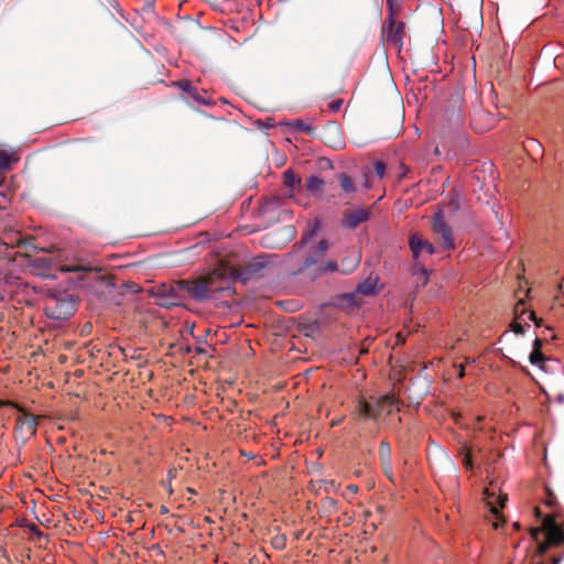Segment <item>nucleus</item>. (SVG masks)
I'll return each instance as SVG.
<instances>
[{
	"mask_svg": "<svg viewBox=\"0 0 564 564\" xmlns=\"http://www.w3.org/2000/svg\"><path fill=\"white\" fill-rule=\"evenodd\" d=\"M532 540L536 543L533 556H543L551 547L564 544V529L557 523V514L551 513L543 518L542 525L530 528Z\"/></svg>",
	"mask_w": 564,
	"mask_h": 564,
	"instance_id": "nucleus-1",
	"label": "nucleus"
},
{
	"mask_svg": "<svg viewBox=\"0 0 564 564\" xmlns=\"http://www.w3.org/2000/svg\"><path fill=\"white\" fill-rule=\"evenodd\" d=\"M402 401L393 394H384L379 398L370 397L369 399L361 398L357 405L355 413L362 417L377 421L381 413L386 415L391 414L392 408L400 410Z\"/></svg>",
	"mask_w": 564,
	"mask_h": 564,
	"instance_id": "nucleus-2",
	"label": "nucleus"
},
{
	"mask_svg": "<svg viewBox=\"0 0 564 564\" xmlns=\"http://www.w3.org/2000/svg\"><path fill=\"white\" fill-rule=\"evenodd\" d=\"M236 276V271L225 267L215 269L204 275L210 299L231 296L235 293L232 282Z\"/></svg>",
	"mask_w": 564,
	"mask_h": 564,
	"instance_id": "nucleus-3",
	"label": "nucleus"
},
{
	"mask_svg": "<svg viewBox=\"0 0 564 564\" xmlns=\"http://www.w3.org/2000/svg\"><path fill=\"white\" fill-rule=\"evenodd\" d=\"M76 312V302L70 294L51 295L44 306V313L50 319L66 321Z\"/></svg>",
	"mask_w": 564,
	"mask_h": 564,
	"instance_id": "nucleus-4",
	"label": "nucleus"
},
{
	"mask_svg": "<svg viewBox=\"0 0 564 564\" xmlns=\"http://www.w3.org/2000/svg\"><path fill=\"white\" fill-rule=\"evenodd\" d=\"M10 406L18 409L22 414L17 417L15 433L23 440L35 435L37 429V416L28 413L23 408L13 401L0 400V408Z\"/></svg>",
	"mask_w": 564,
	"mask_h": 564,
	"instance_id": "nucleus-5",
	"label": "nucleus"
},
{
	"mask_svg": "<svg viewBox=\"0 0 564 564\" xmlns=\"http://www.w3.org/2000/svg\"><path fill=\"white\" fill-rule=\"evenodd\" d=\"M181 281H174L170 285H162L158 291L159 305L162 307H172L182 305L185 301L184 291Z\"/></svg>",
	"mask_w": 564,
	"mask_h": 564,
	"instance_id": "nucleus-6",
	"label": "nucleus"
},
{
	"mask_svg": "<svg viewBox=\"0 0 564 564\" xmlns=\"http://www.w3.org/2000/svg\"><path fill=\"white\" fill-rule=\"evenodd\" d=\"M184 291V299L194 300L196 302H205L210 299L206 280L198 276L193 280H180Z\"/></svg>",
	"mask_w": 564,
	"mask_h": 564,
	"instance_id": "nucleus-7",
	"label": "nucleus"
},
{
	"mask_svg": "<svg viewBox=\"0 0 564 564\" xmlns=\"http://www.w3.org/2000/svg\"><path fill=\"white\" fill-rule=\"evenodd\" d=\"M382 36L384 40L392 44L397 48H402L403 46V40L405 36V24L402 21H397V19L393 20L392 24L390 25L389 21H384L382 24Z\"/></svg>",
	"mask_w": 564,
	"mask_h": 564,
	"instance_id": "nucleus-8",
	"label": "nucleus"
},
{
	"mask_svg": "<svg viewBox=\"0 0 564 564\" xmlns=\"http://www.w3.org/2000/svg\"><path fill=\"white\" fill-rule=\"evenodd\" d=\"M431 228L433 232L441 237L442 247L444 249H453V232L451 227L445 223L442 212H437L432 219Z\"/></svg>",
	"mask_w": 564,
	"mask_h": 564,
	"instance_id": "nucleus-9",
	"label": "nucleus"
},
{
	"mask_svg": "<svg viewBox=\"0 0 564 564\" xmlns=\"http://www.w3.org/2000/svg\"><path fill=\"white\" fill-rule=\"evenodd\" d=\"M371 216L370 208H351L343 213L341 226L347 229H356L359 225L368 221Z\"/></svg>",
	"mask_w": 564,
	"mask_h": 564,
	"instance_id": "nucleus-10",
	"label": "nucleus"
},
{
	"mask_svg": "<svg viewBox=\"0 0 564 564\" xmlns=\"http://www.w3.org/2000/svg\"><path fill=\"white\" fill-rule=\"evenodd\" d=\"M0 245L10 248H24L26 251L35 249V246L33 245L32 240L23 239L19 231L13 230L4 231L3 235L0 236Z\"/></svg>",
	"mask_w": 564,
	"mask_h": 564,
	"instance_id": "nucleus-11",
	"label": "nucleus"
},
{
	"mask_svg": "<svg viewBox=\"0 0 564 564\" xmlns=\"http://www.w3.org/2000/svg\"><path fill=\"white\" fill-rule=\"evenodd\" d=\"M185 94H187L188 98L193 99L197 105H210L212 101L205 97L206 91L198 89L194 86L189 80L182 79L175 83Z\"/></svg>",
	"mask_w": 564,
	"mask_h": 564,
	"instance_id": "nucleus-12",
	"label": "nucleus"
},
{
	"mask_svg": "<svg viewBox=\"0 0 564 564\" xmlns=\"http://www.w3.org/2000/svg\"><path fill=\"white\" fill-rule=\"evenodd\" d=\"M264 257H256L248 264L245 265L242 271L237 274L241 280L247 281L258 275L265 267Z\"/></svg>",
	"mask_w": 564,
	"mask_h": 564,
	"instance_id": "nucleus-13",
	"label": "nucleus"
},
{
	"mask_svg": "<svg viewBox=\"0 0 564 564\" xmlns=\"http://www.w3.org/2000/svg\"><path fill=\"white\" fill-rule=\"evenodd\" d=\"M485 499L487 501V505L490 508V511L496 516L498 520L501 519V516L499 513V508H503L506 501L508 500L507 495L500 494L496 495V492L492 490L490 491L489 488H486L485 491Z\"/></svg>",
	"mask_w": 564,
	"mask_h": 564,
	"instance_id": "nucleus-14",
	"label": "nucleus"
},
{
	"mask_svg": "<svg viewBox=\"0 0 564 564\" xmlns=\"http://www.w3.org/2000/svg\"><path fill=\"white\" fill-rule=\"evenodd\" d=\"M409 245L414 259H417L422 251H425L427 254L435 252L434 246L430 241L421 238L417 234L411 235Z\"/></svg>",
	"mask_w": 564,
	"mask_h": 564,
	"instance_id": "nucleus-15",
	"label": "nucleus"
},
{
	"mask_svg": "<svg viewBox=\"0 0 564 564\" xmlns=\"http://www.w3.org/2000/svg\"><path fill=\"white\" fill-rule=\"evenodd\" d=\"M329 249V242L327 239H322L313 249L312 251V254L308 256L304 262H303V268L302 270L304 269H308L315 264L318 263L319 259L322 257L325 256V253L328 251Z\"/></svg>",
	"mask_w": 564,
	"mask_h": 564,
	"instance_id": "nucleus-16",
	"label": "nucleus"
},
{
	"mask_svg": "<svg viewBox=\"0 0 564 564\" xmlns=\"http://www.w3.org/2000/svg\"><path fill=\"white\" fill-rule=\"evenodd\" d=\"M325 142L335 149L343 147L344 141L337 123H329L325 129Z\"/></svg>",
	"mask_w": 564,
	"mask_h": 564,
	"instance_id": "nucleus-17",
	"label": "nucleus"
},
{
	"mask_svg": "<svg viewBox=\"0 0 564 564\" xmlns=\"http://www.w3.org/2000/svg\"><path fill=\"white\" fill-rule=\"evenodd\" d=\"M361 256L359 253H355L354 256L346 257L340 262V273L341 274H350L352 273L360 263Z\"/></svg>",
	"mask_w": 564,
	"mask_h": 564,
	"instance_id": "nucleus-18",
	"label": "nucleus"
},
{
	"mask_svg": "<svg viewBox=\"0 0 564 564\" xmlns=\"http://www.w3.org/2000/svg\"><path fill=\"white\" fill-rule=\"evenodd\" d=\"M315 265V275L317 276L332 272H340L339 264L335 260H328L326 262L317 263Z\"/></svg>",
	"mask_w": 564,
	"mask_h": 564,
	"instance_id": "nucleus-19",
	"label": "nucleus"
},
{
	"mask_svg": "<svg viewBox=\"0 0 564 564\" xmlns=\"http://www.w3.org/2000/svg\"><path fill=\"white\" fill-rule=\"evenodd\" d=\"M341 192L349 195L356 192V185L347 173H340L337 176Z\"/></svg>",
	"mask_w": 564,
	"mask_h": 564,
	"instance_id": "nucleus-20",
	"label": "nucleus"
},
{
	"mask_svg": "<svg viewBox=\"0 0 564 564\" xmlns=\"http://www.w3.org/2000/svg\"><path fill=\"white\" fill-rule=\"evenodd\" d=\"M324 180L316 176V175H311L307 180H306V183H305V188L312 193L313 195H316L318 193H321L324 188Z\"/></svg>",
	"mask_w": 564,
	"mask_h": 564,
	"instance_id": "nucleus-21",
	"label": "nucleus"
},
{
	"mask_svg": "<svg viewBox=\"0 0 564 564\" xmlns=\"http://www.w3.org/2000/svg\"><path fill=\"white\" fill-rule=\"evenodd\" d=\"M283 184L293 191L301 185V178L296 176L292 170H286L283 173Z\"/></svg>",
	"mask_w": 564,
	"mask_h": 564,
	"instance_id": "nucleus-22",
	"label": "nucleus"
},
{
	"mask_svg": "<svg viewBox=\"0 0 564 564\" xmlns=\"http://www.w3.org/2000/svg\"><path fill=\"white\" fill-rule=\"evenodd\" d=\"M286 126L293 128L296 131L305 132L308 135H312L314 133V128L310 124H306L301 119H293L286 123Z\"/></svg>",
	"mask_w": 564,
	"mask_h": 564,
	"instance_id": "nucleus-23",
	"label": "nucleus"
},
{
	"mask_svg": "<svg viewBox=\"0 0 564 564\" xmlns=\"http://www.w3.org/2000/svg\"><path fill=\"white\" fill-rule=\"evenodd\" d=\"M356 290L358 293L369 296L375 294L376 283L371 279H367L364 282L359 283Z\"/></svg>",
	"mask_w": 564,
	"mask_h": 564,
	"instance_id": "nucleus-24",
	"label": "nucleus"
},
{
	"mask_svg": "<svg viewBox=\"0 0 564 564\" xmlns=\"http://www.w3.org/2000/svg\"><path fill=\"white\" fill-rule=\"evenodd\" d=\"M388 15L384 21H389L390 25L393 20L397 19L395 15L400 11V6L397 3V0H387Z\"/></svg>",
	"mask_w": 564,
	"mask_h": 564,
	"instance_id": "nucleus-25",
	"label": "nucleus"
},
{
	"mask_svg": "<svg viewBox=\"0 0 564 564\" xmlns=\"http://www.w3.org/2000/svg\"><path fill=\"white\" fill-rule=\"evenodd\" d=\"M380 462L391 460V446L388 441L383 440L379 444L378 449Z\"/></svg>",
	"mask_w": 564,
	"mask_h": 564,
	"instance_id": "nucleus-26",
	"label": "nucleus"
},
{
	"mask_svg": "<svg viewBox=\"0 0 564 564\" xmlns=\"http://www.w3.org/2000/svg\"><path fill=\"white\" fill-rule=\"evenodd\" d=\"M529 360L533 366L542 367L544 361L546 360L542 350H532Z\"/></svg>",
	"mask_w": 564,
	"mask_h": 564,
	"instance_id": "nucleus-27",
	"label": "nucleus"
},
{
	"mask_svg": "<svg viewBox=\"0 0 564 564\" xmlns=\"http://www.w3.org/2000/svg\"><path fill=\"white\" fill-rule=\"evenodd\" d=\"M14 160L3 150H0V171H7L11 167Z\"/></svg>",
	"mask_w": 564,
	"mask_h": 564,
	"instance_id": "nucleus-28",
	"label": "nucleus"
},
{
	"mask_svg": "<svg viewBox=\"0 0 564 564\" xmlns=\"http://www.w3.org/2000/svg\"><path fill=\"white\" fill-rule=\"evenodd\" d=\"M32 265L35 268L51 269L52 260L48 257H39L32 261Z\"/></svg>",
	"mask_w": 564,
	"mask_h": 564,
	"instance_id": "nucleus-29",
	"label": "nucleus"
},
{
	"mask_svg": "<svg viewBox=\"0 0 564 564\" xmlns=\"http://www.w3.org/2000/svg\"><path fill=\"white\" fill-rule=\"evenodd\" d=\"M380 463H381V467H382V471H383L384 476L388 479L393 480V469H392L391 460H382Z\"/></svg>",
	"mask_w": 564,
	"mask_h": 564,
	"instance_id": "nucleus-30",
	"label": "nucleus"
},
{
	"mask_svg": "<svg viewBox=\"0 0 564 564\" xmlns=\"http://www.w3.org/2000/svg\"><path fill=\"white\" fill-rule=\"evenodd\" d=\"M416 280L421 283L422 286L426 285L429 282V272L426 269L422 268L420 272L416 273Z\"/></svg>",
	"mask_w": 564,
	"mask_h": 564,
	"instance_id": "nucleus-31",
	"label": "nucleus"
},
{
	"mask_svg": "<svg viewBox=\"0 0 564 564\" xmlns=\"http://www.w3.org/2000/svg\"><path fill=\"white\" fill-rule=\"evenodd\" d=\"M546 495L547 496L544 500L545 506H547L550 508H554L557 505L555 495L550 489H546Z\"/></svg>",
	"mask_w": 564,
	"mask_h": 564,
	"instance_id": "nucleus-32",
	"label": "nucleus"
},
{
	"mask_svg": "<svg viewBox=\"0 0 564 564\" xmlns=\"http://www.w3.org/2000/svg\"><path fill=\"white\" fill-rule=\"evenodd\" d=\"M61 270L64 272H77V271H88L90 269L87 267H83V265H62Z\"/></svg>",
	"mask_w": 564,
	"mask_h": 564,
	"instance_id": "nucleus-33",
	"label": "nucleus"
},
{
	"mask_svg": "<svg viewBox=\"0 0 564 564\" xmlns=\"http://www.w3.org/2000/svg\"><path fill=\"white\" fill-rule=\"evenodd\" d=\"M373 169H375V173L380 177L382 178L384 176V173H386V165L383 162L381 161H377L373 165Z\"/></svg>",
	"mask_w": 564,
	"mask_h": 564,
	"instance_id": "nucleus-34",
	"label": "nucleus"
},
{
	"mask_svg": "<svg viewBox=\"0 0 564 564\" xmlns=\"http://www.w3.org/2000/svg\"><path fill=\"white\" fill-rule=\"evenodd\" d=\"M341 105H343V100L341 99H336V100H333L332 102L328 104V108L332 111H338L341 108Z\"/></svg>",
	"mask_w": 564,
	"mask_h": 564,
	"instance_id": "nucleus-35",
	"label": "nucleus"
},
{
	"mask_svg": "<svg viewBox=\"0 0 564 564\" xmlns=\"http://www.w3.org/2000/svg\"><path fill=\"white\" fill-rule=\"evenodd\" d=\"M511 328H512V332H514L516 334L524 333V326L516 321L511 324Z\"/></svg>",
	"mask_w": 564,
	"mask_h": 564,
	"instance_id": "nucleus-36",
	"label": "nucleus"
},
{
	"mask_svg": "<svg viewBox=\"0 0 564 564\" xmlns=\"http://www.w3.org/2000/svg\"><path fill=\"white\" fill-rule=\"evenodd\" d=\"M463 465L467 468V469H470L473 467V460H471V455L469 452H467L464 456V459H463Z\"/></svg>",
	"mask_w": 564,
	"mask_h": 564,
	"instance_id": "nucleus-37",
	"label": "nucleus"
},
{
	"mask_svg": "<svg viewBox=\"0 0 564 564\" xmlns=\"http://www.w3.org/2000/svg\"><path fill=\"white\" fill-rule=\"evenodd\" d=\"M543 340L544 339H542V338L535 337V339L533 341V349L532 350H542Z\"/></svg>",
	"mask_w": 564,
	"mask_h": 564,
	"instance_id": "nucleus-38",
	"label": "nucleus"
},
{
	"mask_svg": "<svg viewBox=\"0 0 564 564\" xmlns=\"http://www.w3.org/2000/svg\"><path fill=\"white\" fill-rule=\"evenodd\" d=\"M529 319L531 321H534V323L536 324V326H540L541 325V319H538L536 318V315H535V312L534 311H530L529 312Z\"/></svg>",
	"mask_w": 564,
	"mask_h": 564,
	"instance_id": "nucleus-39",
	"label": "nucleus"
},
{
	"mask_svg": "<svg viewBox=\"0 0 564 564\" xmlns=\"http://www.w3.org/2000/svg\"><path fill=\"white\" fill-rule=\"evenodd\" d=\"M343 421H344V416L333 419L330 421L329 425H330V427H335V426L339 425Z\"/></svg>",
	"mask_w": 564,
	"mask_h": 564,
	"instance_id": "nucleus-40",
	"label": "nucleus"
},
{
	"mask_svg": "<svg viewBox=\"0 0 564 564\" xmlns=\"http://www.w3.org/2000/svg\"><path fill=\"white\" fill-rule=\"evenodd\" d=\"M122 354L124 355V357H129L127 349H122ZM140 354L137 355V350H134L133 354L130 355V358L132 359H140Z\"/></svg>",
	"mask_w": 564,
	"mask_h": 564,
	"instance_id": "nucleus-41",
	"label": "nucleus"
},
{
	"mask_svg": "<svg viewBox=\"0 0 564 564\" xmlns=\"http://www.w3.org/2000/svg\"><path fill=\"white\" fill-rule=\"evenodd\" d=\"M562 560H563V556H552L550 558V564H561Z\"/></svg>",
	"mask_w": 564,
	"mask_h": 564,
	"instance_id": "nucleus-42",
	"label": "nucleus"
},
{
	"mask_svg": "<svg viewBox=\"0 0 564 564\" xmlns=\"http://www.w3.org/2000/svg\"><path fill=\"white\" fill-rule=\"evenodd\" d=\"M315 234V230H311L308 234H306L303 238H302V242H307V240Z\"/></svg>",
	"mask_w": 564,
	"mask_h": 564,
	"instance_id": "nucleus-43",
	"label": "nucleus"
},
{
	"mask_svg": "<svg viewBox=\"0 0 564 564\" xmlns=\"http://www.w3.org/2000/svg\"><path fill=\"white\" fill-rule=\"evenodd\" d=\"M195 351L198 355H206L207 354V350L205 348H203V347H196Z\"/></svg>",
	"mask_w": 564,
	"mask_h": 564,
	"instance_id": "nucleus-44",
	"label": "nucleus"
},
{
	"mask_svg": "<svg viewBox=\"0 0 564 564\" xmlns=\"http://www.w3.org/2000/svg\"><path fill=\"white\" fill-rule=\"evenodd\" d=\"M534 514H535V517H536L538 519H542V520H543V518H542V512H541L540 508H538V507H536V508H534Z\"/></svg>",
	"mask_w": 564,
	"mask_h": 564,
	"instance_id": "nucleus-45",
	"label": "nucleus"
},
{
	"mask_svg": "<svg viewBox=\"0 0 564 564\" xmlns=\"http://www.w3.org/2000/svg\"><path fill=\"white\" fill-rule=\"evenodd\" d=\"M106 2L115 9L118 8V2L116 0H106Z\"/></svg>",
	"mask_w": 564,
	"mask_h": 564,
	"instance_id": "nucleus-46",
	"label": "nucleus"
},
{
	"mask_svg": "<svg viewBox=\"0 0 564 564\" xmlns=\"http://www.w3.org/2000/svg\"><path fill=\"white\" fill-rule=\"evenodd\" d=\"M348 490H350L351 492H357L358 491V486L357 485H349L347 487Z\"/></svg>",
	"mask_w": 564,
	"mask_h": 564,
	"instance_id": "nucleus-47",
	"label": "nucleus"
},
{
	"mask_svg": "<svg viewBox=\"0 0 564 564\" xmlns=\"http://www.w3.org/2000/svg\"><path fill=\"white\" fill-rule=\"evenodd\" d=\"M160 512H161L162 514H165V513H167V512H169V509H167L165 506H163V505H162V506L160 507Z\"/></svg>",
	"mask_w": 564,
	"mask_h": 564,
	"instance_id": "nucleus-48",
	"label": "nucleus"
},
{
	"mask_svg": "<svg viewBox=\"0 0 564 564\" xmlns=\"http://www.w3.org/2000/svg\"><path fill=\"white\" fill-rule=\"evenodd\" d=\"M3 171H0V187L2 186L3 184V181H4V175H3Z\"/></svg>",
	"mask_w": 564,
	"mask_h": 564,
	"instance_id": "nucleus-49",
	"label": "nucleus"
},
{
	"mask_svg": "<svg viewBox=\"0 0 564 564\" xmlns=\"http://www.w3.org/2000/svg\"><path fill=\"white\" fill-rule=\"evenodd\" d=\"M368 527L370 528V532H373V531H376V529H377V524H376V523H373V522H372V523H370Z\"/></svg>",
	"mask_w": 564,
	"mask_h": 564,
	"instance_id": "nucleus-50",
	"label": "nucleus"
},
{
	"mask_svg": "<svg viewBox=\"0 0 564 564\" xmlns=\"http://www.w3.org/2000/svg\"><path fill=\"white\" fill-rule=\"evenodd\" d=\"M365 177H366V181H365V187H366V188H370V187H371V185L369 184V181H368V176H367V174H365Z\"/></svg>",
	"mask_w": 564,
	"mask_h": 564,
	"instance_id": "nucleus-51",
	"label": "nucleus"
},
{
	"mask_svg": "<svg viewBox=\"0 0 564 564\" xmlns=\"http://www.w3.org/2000/svg\"><path fill=\"white\" fill-rule=\"evenodd\" d=\"M377 511H378L380 514H383V512H384V508H383L382 506H379V507L377 508Z\"/></svg>",
	"mask_w": 564,
	"mask_h": 564,
	"instance_id": "nucleus-52",
	"label": "nucleus"
},
{
	"mask_svg": "<svg viewBox=\"0 0 564 564\" xmlns=\"http://www.w3.org/2000/svg\"><path fill=\"white\" fill-rule=\"evenodd\" d=\"M458 375H459L460 378L464 377V368H463V366H460Z\"/></svg>",
	"mask_w": 564,
	"mask_h": 564,
	"instance_id": "nucleus-53",
	"label": "nucleus"
},
{
	"mask_svg": "<svg viewBox=\"0 0 564 564\" xmlns=\"http://www.w3.org/2000/svg\"><path fill=\"white\" fill-rule=\"evenodd\" d=\"M522 304H523V302H522V301H519V303L517 304V306H516V313H517V314H518L519 306H520V305H522Z\"/></svg>",
	"mask_w": 564,
	"mask_h": 564,
	"instance_id": "nucleus-54",
	"label": "nucleus"
},
{
	"mask_svg": "<svg viewBox=\"0 0 564 564\" xmlns=\"http://www.w3.org/2000/svg\"><path fill=\"white\" fill-rule=\"evenodd\" d=\"M357 435H358V437H362V435H364L362 430H359V431L357 432Z\"/></svg>",
	"mask_w": 564,
	"mask_h": 564,
	"instance_id": "nucleus-55",
	"label": "nucleus"
},
{
	"mask_svg": "<svg viewBox=\"0 0 564 564\" xmlns=\"http://www.w3.org/2000/svg\"><path fill=\"white\" fill-rule=\"evenodd\" d=\"M513 527H514V529L519 530L520 529L519 522H514Z\"/></svg>",
	"mask_w": 564,
	"mask_h": 564,
	"instance_id": "nucleus-56",
	"label": "nucleus"
},
{
	"mask_svg": "<svg viewBox=\"0 0 564 564\" xmlns=\"http://www.w3.org/2000/svg\"><path fill=\"white\" fill-rule=\"evenodd\" d=\"M530 142L540 145L535 139H531Z\"/></svg>",
	"mask_w": 564,
	"mask_h": 564,
	"instance_id": "nucleus-57",
	"label": "nucleus"
},
{
	"mask_svg": "<svg viewBox=\"0 0 564 564\" xmlns=\"http://www.w3.org/2000/svg\"><path fill=\"white\" fill-rule=\"evenodd\" d=\"M4 300V295L2 294V292L0 291V302H2Z\"/></svg>",
	"mask_w": 564,
	"mask_h": 564,
	"instance_id": "nucleus-58",
	"label": "nucleus"
},
{
	"mask_svg": "<svg viewBox=\"0 0 564 564\" xmlns=\"http://www.w3.org/2000/svg\"><path fill=\"white\" fill-rule=\"evenodd\" d=\"M475 130H476L477 132H482V131H484V129H478L477 127H475Z\"/></svg>",
	"mask_w": 564,
	"mask_h": 564,
	"instance_id": "nucleus-59",
	"label": "nucleus"
},
{
	"mask_svg": "<svg viewBox=\"0 0 564 564\" xmlns=\"http://www.w3.org/2000/svg\"><path fill=\"white\" fill-rule=\"evenodd\" d=\"M476 4H477L478 7H480V6H481V1L476 0Z\"/></svg>",
	"mask_w": 564,
	"mask_h": 564,
	"instance_id": "nucleus-60",
	"label": "nucleus"
},
{
	"mask_svg": "<svg viewBox=\"0 0 564 564\" xmlns=\"http://www.w3.org/2000/svg\"><path fill=\"white\" fill-rule=\"evenodd\" d=\"M365 516H366V517H369V516H370V512H369V511L365 512Z\"/></svg>",
	"mask_w": 564,
	"mask_h": 564,
	"instance_id": "nucleus-61",
	"label": "nucleus"
},
{
	"mask_svg": "<svg viewBox=\"0 0 564 564\" xmlns=\"http://www.w3.org/2000/svg\"><path fill=\"white\" fill-rule=\"evenodd\" d=\"M494 527H495V529H497L498 528V522H495Z\"/></svg>",
	"mask_w": 564,
	"mask_h": 564,
	"instance_id": "nucleus-62",
	"label": "nucleus"
},
{
	"mask_svg": "<svg viewBox=\"0 0 564 564\" xmlns=\"http://www.w3.org/2000/svg\"><path fill=\"white\" fill-rule=\"evenodd\" d=\"M534 564H545V563H543V562H538V563H534Z\"/></svg>",
	"mask_w": 564,
	"mask_h": 564,
	"instance_id": "nucleus-63",
	"label": "nucleus"
}]
</instances>
